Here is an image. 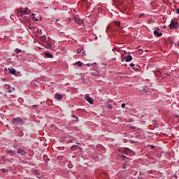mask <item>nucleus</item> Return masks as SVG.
<instances>
[{"label": "nucleus", "mask_w": 179, "mask_h": 179, "mask_svg": "<svg viewBox=\"0 0 179 179\" xmlns=\"http://www.w3.org/2000/svg\"><path fill=\"white\" fill-rule=\"evenodd\" d=\"M27 14H30V10L27 8H26V10L18 11V15L23 18V22H27V21L30 20V17L25 16Z\"/></svg>", "instance_id": "1"}, {"label": "nucleus", "mask_w": 179, "mask_h": 179, "mask_svg": "<svg viewBox=\"0 0 179 179\" xmlns=\"http://www.w3.org/2000/svg\"><path fill=\"white\" fill-rule=\"evenodd\" d=\"M169 28L171 29L176 30L178 29V22L176 21L171 20V24H169Z\"/></svg>", "instance_id": "2"}, {"label": "nucleus", "mask_w": 179, "mask_h": 179, "mask_svg": "<svg viewBox=\"0 0 179 179\" xmlns=\"http://www.w3.org/2000/svg\"><path fill=\"white\" fill-rule=\"evenodd\" d=\"M13 124L22 125V120L20 119V117L13 118Z\"/></svg>", "instance_id": "3"}, {"label": "nucleus", "mask_w": 179, "mask_h": 179, "mask_svg": "<svg viewBox=\"0 0 179 179\" xmlns=\"http://www.w3.org/2000/svg\"><path fill=\"white\" fill-rule=\"evenodd\" d=\"M131 60H132V57L130 55L125 56L124 57H123V61H124L125 62H130V61Z\"/></svg>", "instance_id": "4"}, {"label": "nucleus", "mask_w": 179, "mask_h": 179, "mask_svg": "<svg viewBox=\"0 0 179 179\" xmlns=\"http://www.w3.org/2000/svg\"><path fill=\"white\" fill-rule=\"evenodd\" d=\"M85 100L87 101V103H90V104L94 103V101L92 100V98H89L87 96H85Z\"/></svg>", "instance_id": "5"}, {"label": "nucleus", "mask_w": 179, "mask_h": 179, "mask_svg": "<svg viewBox=\"0 0 179 179\" xmlns=\"http://www.w3.org/2000/svg\"><path fill=\"white\" fill-rule=\"evenodd\" d=\"M79 149H81V148H79V145H71V151H76V150H79Z\"/></svg>", "instance_id": "6"}, {"label": "nucleus", "mask_w": 179, "mask_h": 179, "mask_svg": "<svg viewBox=\"0 0 179 179\" xmlns=\"http://www.w3.org/2000/svg\"><path fill=\"white\" fill-rule=\"evenodd\" d=\"M162 35L163 34L161 33H158V31H154V36H156L158 38V37H161Z\"/></svg>", "instance_id": "7"}, {"label": "nucleus", "mask_w": 179, "mask_h": 179, "mask_svg": "<svg viewBox=\"0 0 179 179\" xmlns=\"http://www.w3.org/2000/svg\"><path fill=\"white\" fill-rule=\"evenodd\" d=\"M43 55L46 56V58L51 59L53 58V55H50V53H45Z\"/></svg>", "instance_id": "8"}, {"label": "nucleus", "mask_w": 179, "mask_h": 179, "mask_svg": "<svg viewBox=\"0 0 179 179\" xmlns=\"http://www.w3.org/2000/svg\"><path fill=\"white\" fill-rule=\"evenodd\" d=\"M8 72L10 73V75H15V69H8Z\"/></svg>", "instance_id": "9"}, {"label": "nucleus", "mask_w": 179, "mask_h": 179, "mask_svg": "<svg viewBox=\"0 0 179 179\" xmlns=\"http://www.w3.org/2000/svg\"><path fill=\"white\" fill-rule=\"evenodd\" d=\"M54 98H55L56 100H61V99L62 98V96H61V94H56V95L54 96Z\"/></svg>", "instance_id": "10"}, {"label": "nucleus", "mask_w": 179, "mask_h": 179, "mask_svg": "<svg viewBox=\"0 0 179 179\" xmlns=\"http://www.w3.org/2000/svg\"><path fill=\"white\" fill-rule=\"evenodd\" d=\"M18 155H20V156L25 155V152L22 151V150L18 149Z\"/></svg>", "instance_id": "11"}, {"label": "nucleus", "mask_w": 179, "mask_h": 179, "mask_svg": "<svg viewBox=\"0 0 179 179\" xmlns=\"http://www.w3.org/2000/svg\"><path fill=\"white\" fill-rule=\"evenodd\" d=\"M113 3H115L117 5H122V2L120 1V0H113Z\"/></svg>", "instance_id": "12"}, {"label": "nucleus", "mask_w": 179, "mask_h": 179, "mask_svg": "<svg viewBox=\"0 0 179 179\" xmlns=\"http://www.w3.org/2000/svg\"><path fill=\"white\" fill-rule=\"evenodd\" d=\"M74 22H77V24H81V20L78 17L74 18Z\"/></svg>", "instance_id": "13"}, {"label": "nucleus", "mask_w": 179, "mask_h": 179, "mask_svg": "<svg viewBox=\"0 0 179 179\" xmlns=\"http://www.w3.org/2000/svg\"><path fill=\"white\" fill-rule=\"evenodd\" d=\"M113 24L115 25L117 27H120V22L119 21H113Z\"/></svg>", "instance_id": "14"}, {"label": "nucleus", "mask_w": 179, "mask_h": 179, "mask_svg": "<svg viewBox=\"0 0 179 179\" xmlns=\"http://www.w3.org/2000/svg\"><path fill=\"white\" fill-rule=\"evenodd\" d=\"M105 106H108V108H109L110 110L112 109V105L110 104V102L105 103Z\"/></svg>", "instance_id": "15"}, {"label": "nucleus", "mask_w": 179, "mask_h": 179, "mask_svg": "<svg viewBox=\"0 0 179 179\" xmlns=\"http://www.w3.org/2000/svg\"><path fill=\"white\" fill-rule=\"evenodd\" d=\"M8 92H12L13 91H15V87H8Z\"/></svg>", "instance_id": "16"}, {"label": "nucleus", "mask_w": 179, "mask_h": 179, "mask_svg": "<svg viewBox=\"0 0 179 179\" xmlns=\"http://www.w3.org/2000/svg\"><path fill=\"white\" fill-rule=\"evenodd\" d=\"M41 41H45V36H41Z\"/></svg>", "instance_id": "17"}, {"label": "nucleus", "mask_w": 179, "mask_h": 179, "mask_svg": "<svg viewBox=\"0 0 179 179\" xmlns=\"http://www.w3.org/2000/svg\"><path fill=\"white\" fill-rule=\"evenodd\" d=\"M120 159L125 160L126 159L125 155H120Z\"/></svg>", "instance_id": "18"}, {"label": "nucleus", "mask_w": 179, "mask_h": 179, "mask_svg": "<svg viewBox=\"0 0 179 179\" xmlns=\"http://www.w3.org/2000/svg\"><path fill=\"white\" fill-rule=\"evenodd\" d=\"M77 54H81V48L77 49Z\"/></svg>", "instance_id": "19"}, {"label": "nucleus", "mask_w": 179, "mask_h": 179, "mask_svg": "<svg viewBox=\"0 0 179 179\" xmlns=\"http://www.w3.org/2000/svg\"><path fill=\"white\" fill-rule=\"evenodd\" d=\"M18 136H22V131H18Z\"/></svg>", "instance_id": "20"}, {"label": "nucleus", "mask_w": 179, "mask_h": 179, "mask_svg": "<svg viewBox=\"0 0 179 179\" xmlns=\"http://www.w3.org/2000/svg\"><path fill=\"white\" fill-rule=\"evenodd\" d=\"M120 108H125V103L120 104Z\"/></svg>", "instance_id": "21"}, {"label": "nucleus", "mask_w": 179, "mask_h": 179, "mask_svg": "<svg viewBox=\"0 0 179 179\" xmlns=\"http://www.w3.org/2000/svg\"><path fill=\"white\" fill-rule=\"evenodd\" d=\"M20 53V49H15V54Z\"/></svg>", "instance_id": "22"}, {"label": "nucleus", "mask_w": 179, "mask_h": 179, "mask_svg": "<svg viewBox=\"0 0 179 179\" xmlns=\"http://www.w3.org/2000/svg\"><path fill=\"white\" fill-rule=\"evenodd\" d=\"M77 66H79V67H81V62H77Z\"/></svg>", "instance_id": "23"}, {"label": "nucleus", "mask_w": 179, "mask_h": 179, "mask_svg": "<svg viewBox=\"0 0 179 179\" xmlns=\"http://www.w3.org/2000/svg\"><path fill=\"white\" fill-rule=\"evenodd\" d=\"M13 153V152H12V150H8V154H12Z\"/></svg>", "instance_id": "24"}, {"label": "nucleus", "mask_w": 179, "mask_h": 179, "mask_svg": "<svg viewBox=\"0 0 179 179\" xmlns=\"http://www.w3.org/2000/svg\"><path fill=\"white\" fill-rule=\"evenodd\" d=\"M31 108H34V110H35V108H38V106L34 105V106H31Z\"/></svg>", "instance_id": "25"}, {"label": "nucleus", "mask_w": 179, "mask_h": 179, "mask_svg": "<svg viewBox=\"0 0 179 179\" xmlns=\"http://www.w3.org/2000/svg\"><path fill=\"white\" fill-rule=\"evenodd\" d=\"M176 14L179 15V8H176Z\"/></svg>", "instance_id": "26"}, {"label": "nucleus", "mask_w": 179, "mask_h": 179, "mask_svg": "<svg viewBox=\"0 0 179 179\" xmlns=\"http://www.w3.org/2000/svg\"><path fill=\"white\" fill-rule=\"evenodd\" d=\"M129 66H131V67H134V66H135V64H129Z\"/></svg>", "instance_id": "27"}, {"label": "nucleus", "mask_w": 179, "mask_h": 179, "mask_svg": "<svg viewBox=\"0 0 179 179\" xmlns=\"http://www.w3.org/2000/svg\"><path fill=\"white\" fill-rule=\"evenodd\" d=\"M133 71H138V69L133 67Z\"/></svg>", "instance_id": "28"}, {"label": "nucleus", "mask_w": 179, "mask_h": 179, "mask_svg": "<svg viewBox=\"0 0 179 179\" xmlns=\"http://www.w3.org/2000/svg\"><path fill=\"white\" fill-rule=\"evenodd\" d=\"M126 168H127V166H125V165H123V169H125Z\"/></svg>", "instance_id": "29"}, {"label": "nucleus", "mask_w": 179, "mask_h": 179, "mask_svg": "<svg viewBox=\"0 0 179 179\" xmlns=\"http://www.w3.org/2000/svg\"><path fill=\"white\" fill-rule=\"evenodd\" d=\"M151 122H152V124H154V126H155V121H152Z\"/></svg>", "instance_id": "30"}, {"label": "nucleus", "mask_w": 179, "mask_h": 179, "mask_svg": "<svg viewBox=\"0 0 179 179\" xmlns=\"http://www.w3.org/2000/svg\"><path fill=\"white\" fill-rule=\"evenodd\" d=\"M131 143H135V141H131Z\"/></svg>", "instance_id": "31"}, {"label": "nucleus", "mask_w": 179, "mask_h": 179, "mask_svg": "<svg viewBox=\"0 0 179 179\" xmlns=\"http://www.w3.org/2000/svg\"><path fill=\"white\" fill-rule=\"evenodd\" d=\"M73 143V142H72L71 140H69V143Z\"/></svg>", "instance_id": "32"}, {"label": "nucleus", "mask_w": 179, "mask_h": 179, "mask_svg": "<svg viewBox=\"0 0 179 179\" xmlns=\"http://www.w3.org/2000/svg\"><path fill=\"white\" fill-rule=\"evenodd\" d=\"M34 21L38 22V19H34Z\"/></svg>", "instance_id": "33"}, {"label": "nucleus", "mask_w": 179, "mask_h": 179, "mask_svg": "<svg viewBox=\"0 0 179 179\" xmlns=\"http://www.w3.org/2000/svg\"><path fill=\"white\" fill-rule=\"evenodd\" d=\"M35 15V14H31V16H34Z\"/></svg>", "instance_id": "34"}, {"label": "nucleus", "mask_w": 179, "mask_h": 179, "mask_svg": "<svg viewBox=\"0 0 179 179\" xmlns=\"http://www.w3.org/2000/svg\"><path fill=\"white\" fill-rule=\"evenodd\" d=\"M155 30H156V31H158V28H156V29H155Z\"/></svg>", "instance_id": "35"}, {"label": "nucleus", "mask_w": 179, "mask_h": 179, "mask_svg": "<svg viewBox=\"0 0 179 179\" xmlns=\"http://www.w3.org/2000/svg\"><path fill=\"white\" fill-rule=\"evenodd\" d=\"M110 25H109V26H108V29H110Z\"/></svg>", "instance_id": "36"}, {"label": "nucleus", "mask_w": 179, "mask_h": 179, "mask_svg": "<svg viewBox=\"0 0 179 179\" xmlns=\"http://www.w3.org/2000/svg\"><path fill=\"white\" fill-rule=\"evenodd\" d=\"M76 118H78V117H74V120H76Z\"/></svg>", "instance_id": "37"}, {"label": "nucleus", "mask_w": 179, "mask_h": 179, "mask_svg": "<svg viewBox=\"0 0 179 179\" xmlns=\"http://www.w3.org/2000/svg\"><path fill=\"white\" fill-rule=\"evenodd\" d=\"M131 129H135V127H131Z\"/></svg>", "instance_id": "38"}, {"label": "nucleus", "mask_w": 179, "mask_h": 179, "mask_svg": "<svg viewBox=\"0 0 179 179\" xmlns=\"http://www.w3.org/2000/svg\"><path fill=\"white\" fill-rule=\"evenodd\" d=\"M123 154H126V151H124V152H123Z\"/></svg>", "instance_id": "39"}, {"label": "nucleus", "mask_w": 179, "mask_h": 179, "mask_svg": "<svg viewBox=\"0 0 179 179\" xmlns=\"http://www.w3.org/2000/svg\"><path fill=\"white\" fill-rule=\"evenodd\" d=\"M90 66V65H89V64H87V66Z\"/></svg>", "instance_id": "40"}, {"label": "nucleus", "mask_w": 179, "mask_h": 179, "mask_svg": "<svg viewBox=\"0 0 179 179\" xmlns=\"http://www.w3.org/2000/svg\"><path fill=\"white\" fill-rule=\"evenodd\" d=\"M73 121H76V120H73Z\"/></svg>", "instance_id": "41"}, {"label": "nucleus", "mask_w": 179, "mask_h": 179, "mask_svg": "<svg viewBox=\"0 0 179 179\" xmlns=\"http://www.w3.org/2000/svg\"><path fill=\"white\" fill-rule=\"evenodd\" d=\"M147 22H150V21H147Z\"/></svg>", "instance_id": "42"}, {"label": "nucleus", "mask_w": 179, "mask_h": 179, "mask_svg": "<svg viewBox=\"0 0 179 179\" xmlns=\"http://www.w3.org/2000/svg\"><path fill=\"white\" fill-rule=\"evenodd\" d=\"M3 172H6L5 171H3Z\"/></svg>", "instance_id": "43"}]
</instances>
